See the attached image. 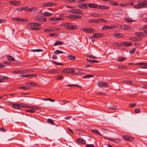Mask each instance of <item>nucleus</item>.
<instances>
[{
	"label": "nucleus",
	"instance_id": "64",
	"mask_svg": "<svg viewBox=\"0 0 147 147\" xmlns=\"http://www.w3.org/2000/svg\"><path fill=\"white\" fill-rule=\"evenodd\" d=\"M52 58L53 59H57V56L56 55H54L52 56Z\"/></svg>",
	"mask_w": 147,
	"mask_h": 147
},
{
	"label": "nucleus",
	"instance_id": "27",
	"mask_svg": "<svg viewBox=\"0 0 147 147\" xmlns=\"http://www.w3.org/2000/svg\"><path fill=\"white\" fill-rule=\"evenodd\" d=\"M63 42L62 41H56L54 43V45L56 46L59 45H62L63 44Z\"/></svg>",
	"mask_w": 147,
	"mask_h": 147
},
{
	"label": "nucleus",
	"instance_id": "37",
	"mask_svg": "<svg viewBox=\"0 0 147 147\" xmlns=\"http://www.w3.org/2000/svg\"><path fill=\"white\" fill-rule=\"evenodd\" d=\"M7 59L9 61H13L15 60V59L12 56L9 55H7Z\"/></svg>",
	"mask_w": 147,
	"mask_h": 147
},
{
	"label": "nucleus",
	"instance_id": "50",
	"mask_svg": "<svg viewBox=\"0 0 147 147\" xmlns=\"http://www.w3.org/2000/svg\"><path fill=\"white\" fill-rule=\"evenodd\" d=\"M71 30H75L77 28V26L76 25L71 26Z\"/></svg>",
	"mask_w": 147,
	"mask_h": 147
},
{
	"label": "nucleus",
	"instance_id": "32",
	"mask_svg": "<svg viewBox=\"0 0 147 147\" xmlns=\"http://www.w3.org/2000/svg\"><path fill=\"white\" fill-rule=\"evenodd\" d=\"M27 29L29 30H37L39 29V28L34 27H29Z\"/></svg>",
	"mask_w": 147,
	"mask_h": 147
},
{
	"label": "nucleus",
	"instance_id": "45",
	"mask_svg": "<svg viewBox=\"0 0 147 147\" xmlns=\"http://www.w3.org/2000/svg\"><path fill=\"white\" fill-rule=\"evenodd\" d=\"M26 112L30 113H33L36 112V111L35 110H26Z\"/></svg>",
	"mask_w": 147,
	"mask_h": 147
},
{
	"label": "nucleus",
	"instance_id": "33",
	"mask_svg": "<svg viewBox=\"0 0 147 147\" xmlns=\"http://www.w3.org/2000/svg\"><path fill=\"white\" fill-rule=\"evenodd\" d=\"M87 60L88 61L90 62L91 63H98V61L97 60H94V59L91 60V59H87Z\"/></svg>",
	"mask_w": 147,
	"mask_h": 147
},
{
	"label": "nucleus",
	"instance_id": "58",
	"mask_svg": "<svg viewBox=\"0 0 147 147\" xmlns=\"http://www.w3.org/2000/svg\"><path fill=\"white\" fill-rule=\"evenodd\" d=\"M104 138L107 139L108 140H110L112 141H115L116 142V141H115L114 140L112 139L111 138H108V137H105V136H104Z\"/></svg>",
	"mask_w": 147,
	"mask_h": 147
},
{
	"label": "nucleus",
	"instance_id": "38",
	"mask_svg": "<svg viewBox=\"0 0 147 147\" xmlns=\"http://www.w3.org/2000/svg\"><path fill=\"white\" fill-rule=\"evenodd\" d=\"M47 122L51 124L52 125H54L55 124V123L51 119H48L47 120Z\"/></svg>",
	"mask_w": 147,
	"mask_h": 147
},
{
	"label": "nucleus",
	"instance_id": "29",
	"mask_svg": "<svg viewBox=\"0 0 147 147\" xmlns=\"http://www.w3.org/2000/svg\"><path fill=\"white\" fill-rule=\"evenodd\" d=\"M89 22L91 23H99V20L94 19L90 20L88 21Z\"/></svg>",
	"mask_w": 147,
	"mask_h": 147
},
{
	"label": "nucleus",
	"instance_id": "48",
	"mask_svg": "<svg viewBox=\"0 0 147 147\" xmlns=\"http://www.w3.org/2000/svg\"><path fill=\"white\" fill-rule=\"evenodd\" d=\"M109 26L106 25H104L103 26V28H102V29L103 30L109 29Z\"/></svg>",
	"mask_w": 147,
	"mask_h": 147
},
{
	"label": "nucleus",
	"instance_id": "17",
	"mask_svg": "<svg viewBox=\"0 0 147 147\" xmlns=\"http://www.w3.org/2000/svg\"><path fill=\"white\" fill-rule=\"evenodd\" d=\"M123 45L124 46L129 47L132 45V43L131 42H122Z\"/></svg>",
	"mask_w": 147,
	"mask_h": 147
},
{
	"label": "nucleus",
	"instance_id": "4",
	"mask_svg": "<svg viewBox=\"0 0 147 147\" xmlns=\"http://www.w3.org/2000/svg\"><path fill=\"white\" fill-rule=\"evenodd\" d=\"M36 20H37L38 22H44L47 20L46 18L45 17L40 16H36L35 18Z\"/></svg>",
	"mask_w": 147,
	"mask_h": 147
},
{
	"label": "nucleus",
	"instance_id": "18",
	"mask_svg": "<svg viewBox=\"0 0 147 147\" xmlns=\"http://www.w3.org/2000/svg\"><path fill=\"white\" fill-rule=\"evenodd\" d=\"M88 6L90 8H98V5L94 3H89L88 4Z\"/></svg>",
	"mask_w": 147,
	"mask_h": 147
},
{
	"label": "nucleus",
	"instance_id": "31",
	"mask_svg": "<svg viewBox=\"0 0 147 147\" xmlns=\"http://www.w3.org/2000/svg\"><path fill=\"white\" fill-rule=\"evenodd\" d=\"M109 3L111 5H118V3L117 2H115L112 0H109Z\"/></svg>",
	"mask_w": 147,
	"mask_h": 147
},
{
	"label": "nucleus",
	"instance_id": "16",
	"mask_svg": "<svg viewBox=\"0 0 147 147\" xmlns=\"http://www.w3.org/2000/svg\"><path fill=\"white\" fill-rule=\"evenodd\" d=\"M76 141L80 144H84L86 143L85 140L81 138L77 139Z\"/></svg>",
	"mask_w": 147,
	"mask_h": 147
},
{
	"label": "nucleus",
	"instance_id": "8",
	"mask_svg": "<svg viewBox=\"0 0 147 147\" xmlns=\"http://www.w3.org/2000/svg\"><path fill=\"white\" fill-rule=\"evenodd\" d=\"M97 85L99 87L101 88H105L108 87L107 85V83L101 81H100L98 82Z\"/></svg>",
	"mask_w": 147,
	"mask_h": 147
},
{
	"label": "nucleus",
	"instance_id": "56",
	"mask_svg": "<svg viewBox=\"0 0 147 147\" xmlns=\"http://www.w3.org/2000/svg\"><path fill=\"white\" fill-rule=\"evenodd\" d=\"M36 9V8L34 7L29 8V11H34Z\"/></svg>",
	"mask_w": 147,
	"mask_h": 147
},
{
	"label": "nucleus",
	"instance_id": "63",
	"mask_svg": "<svg viewBox=\"0 0 147 147\" xmlns=\"http://www.w3.org/2000/svg\"><path fill=\"white\" fill-rule=\"evenodd\" d=\"M136 105V104L134 103L130 104L129 107L131 108L134 107Z\"/></svg>",
	"mask_w": 147,
	"mask_h": 147
},
{
	"label": "nucleus",
	"instance_id": "53",
	"mask_svg": "<svg viewBox=\"0 0 147 147\" xmlns=\"http://www.w3.org/2000/svg\"><path fill=\"white\" fill-rule=\"evenodd\" d=\"M49 20L50 21H56V17H53V18H50L49 19Z\"/></svg>",
	"mask_w": 147,
	"mask_h": 147
},
{
	"label": "nucleus",
	"instance_id": "62",
	"mask_svg": "<svg viewBox=\"0 0 147 147\" xmlns=\"http://www.w3.org/2000/svg\"><path fill=\"white\" fill-rule=\"evenodd\" d=\"M27 73H30V72L33 71V70L32 69H26Z\"/></svg>",
	"mask_w": 147,
	"mask_h": 147
},
{
	"label": "nucleus",
	"instance_id": "23",
	"mask_svg": "<svg viewBox=\"0 0 147 147\" xmlns=\"http://www.w3.org/2000/svg\"><path fill=\"white\" fill-rule=\"evenodd\" d=\"M41 15L49 17L51 16L52 15V13H50L47 12H45L41 13Z\"/></svg>",
	"mask_w": 147,
	"mask_h": 147
},
{
	"label": "nucleus",
	"instance_id": "19",
	"mask_svg": "<svg viewBox=\"0 0 147 147\" xmlns=\"http://www.w3.org/2000/svg\"><path fill=\"white\" fill-rule=\"evenodd\" d=\"M103 36V34L99 33H94L93 35V37L97 38L98 37H101Z\"/></svg>",
	"mask_w": 147,
	"mask_h": 147
},
{
	"label": "nucleus",
	"instance_id": "5",
	"mask_svg": "<svg viewBox=\"0 0 147 147\" xmlns=\"http://www.w3.org/2000/svg\"><path fill=\"white\" fill-rule=\"evenodd\" d=\"M69 11L70 13H74L76 14H83L82 11L80 9H75L69 10Z\"/></svg>",
	"mask_w": 147,
	"mask_h": 147
},
{
	"label": "nucleus",
	"instance_id": "51",
	"mask_svg": "<svg viewBox=\"0 0 147 147\" xmlns=\"http://www.w3.org/2000/svg\"><path fill=\"white\" fill-rule=\"evenodd\" d=\"M126 59V58L125 57H121L120 58V59H119H119L118 60L119 61H122L125 60Z\"/></svg>",
	"mask_w": 147,
	"mask_h": 147
},
{
	"label": "nucleus",
	"instance_id": "57",
	"mask_svg": "<svg viewBox=\"0 0 147 147\" xmlns=\"http://www.w3.org/2000/svg\"><path fill=\"white\" fill-rule=\"evenodd\" d=\"M86 147H95V146L92 144H88L86 146Z\"/></svg>",
	"mask_w": 147,
	"mask_h": 147
},
{
	"label": "nucleus",
	"instance_id": "40",
	"mask_svg": "<svg viewBox=\"0 0 147 147\" xmlns=\"http://www.w3.org/2000/svg\"><path fill=\"white\" fill-rule=\"evenodd\" d=\"M26 21L28 22V20H26L24 19L21 18H19L18 20V22H26Z\"/></svg>",
	"mask_w": 147,
	"mask_h": 147
},
{
	"label": "nucleus",
	"instance_id": "30",
	"mask_svg": "<svg viewBox=\"0 0 147 147\" xmlns=\"http://www.w3.org/2000/svg\"><path fill=\"white\" fill-rule=\"evenodd\" d=\"M123 138L125 140L128 141H131L134 140V138H132L127 136L123 137Z\"/></svg>",
	"mask_w": 147,
	"mask_h": 147
},
{
	"label": "nucleus",
	"instance_id": "60",
	"mask_svg": "<svg viewBox=\"0 0 147 147\" xmlns=\"http://www.w3.org/2000/svg\"><path fill=\"white\" fill-rule=\"evenodd\" d=\"M13 73H16V74H18V73L21 74L22 73L21 70H16L15 71H13Z\"/></svg>",
	"mask_w": 147,
	"mask_h": 147
},
{
	"label": "nucleus",
	"instance_id": "9",
	"mask_svg": "<svg viewBox=\"0 0 147 147\" xmlns=\"http://www.w3.org/2000/svg\"><path fill=\"white\" fill-rule=\"evenodd\" d=\"M136 65H144V67L141 66L140 67V68H147V63H136L135 64Z\"/></svg>",
	"mask_w": 147,
	"mask_h": 147
},
{
	"label": "nucleus",
	"instance_id": "28",
	"mask_svg": "<svg viewBox=\"0 0 147 147\" xmlns=\"http://www.w3.org/2000/svg\"><path fill=\"white\" fill-rule=\"evenodd\" d=\"M28 108H33V109H34V110H35V109H36V110H40L41 109V107H39V106H31V107H29V106H28V107H27Z\"/></svg>",
	"mask_w": 147,
	"mask_h": 147
},
{
	"label": "nucleus",
	"instance_id": "2",
	"mask_svg": "<svg viewBox=\"0 0 147 147\" xmlns=\"http://www.w3.org/2000/svg\"><path fill=\"white\" fill-rule=\"evenodd\" d=\"M12 105L13 108L17 109H19L20 108L28 107V106L27 105L23 104H13Z\"/></svg>",
	"mask_w": 147,
	"mask_h": 147
},
{
	"label": "nucleus",
	"instance_id": "61",
	"mask_svg": "<svg viewBox=\"0 0 147 147\" xmlns=\"http://www.w3.org/2000/svg\"><path fill=\"white\" fill-rule=\"evenodd\" d=\"M117 14L121 15L122 14V11L121 9H119L117 11Z\"/></svg>",
	"mask_w": 147,
	"mask_h": 147
},
{
	"label": "nucleus",
	"instance_id": "47",
	"mask_svg": "<svg viewBox=\"0 0 147 147\" xmlns=\"http://www.w3.org/2000/svg\"><path fill=\"white\" fill-rule=\"evenodd\" d=\"M99 23H100L102 22H105L106 23H107V21L104 19H99Z\"/></svg>",
	"mask_w": 147,
	"mask_h": 147
},
{
	"label": "nucleus",
	"instance_id": "10",
	"mask_svg": "<svg viewBox=\"0 0 147 147\" xmlns=\"http://www.w3.org/2000/svg\"><path fill=\"white\" fill-rule=\"evenodd\" d=\"M109 8V6H106L104 5H98L97 9H108Z\"/></svg>",
	"mask_w": 147,
	"mask_h": 147
},
{
	"label": "nucleus",
	"instance_id": "35",
	"mask_svg": "<svg viewBox=\"0 0 147 147\" xmlns=\"http://www.w3.org/2000/svg\"><path fill=\"white\" fill-rule=\"evenodd\" d=\"M94 77V76L91 74H87L85 76H84L83 77V78H88L91 77Z\"/></svg>",
	"mask_w": 147,
	"mask_h": 147
},
{
	"label": "nucleus",
	"instance_id": "6",
	"mask_svg": "<svg viewBox=\"0 0 147 147\" xmlns=\"http://www.w3.org/2000/svg\"><path fill=\"white\" fill-rule=\"evenodd\" d=\"M74 70L73 68H68L63 70L62 72L64 73L71 74L73 73Z\"/></svg>",
	"mask_w": 147,
	"mask_h": 147
},
{
	"label": "nucleus",
	"instance_id": "59",
	"mask_svg": "<svg viewBox=\"0 0 147 147\" xmlns=\"http://www.w3.org/2000/svg\"><path fill=\"white\" fill-rule=\"evenodd\" d=\"M109 108L110 109L113 110H115L117 109V107L115 106H110Z\"/></svg>",
	"mask_w": 147,
	"mask_h": 147
},
{
	"label": "nucleus",
	"instance_id": "3",
	"mask_svg": "<svg viewBox=\"0 0 147 147\" xmlns=\"http://www.w3.org/2000/svg\"><path fill=\"white\" fill-rule=\"evenodd\" d=\"M60 30V28L55 27H50L48 28L45 29L44 31L47 32L49 33L52 32L58 31Z\"/></svg>",
	"mask_w": 147,
	"mask_h": 147
},
{
	"label": "nucleus",
	"instance_id": "25",
	"mask_svg": "<svg viewBox=\"0 0 147 147\" xmlns=\"http://www.w3.org/2000/svg\"><path fill=\"white\" fill-rule=\"evenodd\" d=\"M135 35L138 37L142 38L144 37V33L139 32L135 33Z\"/></svg>",
	"mask_w": 147,
	"mask_h": 147
},
{
	"label": "nucleus",
	"instance_id": "21",
	"mask_svg": "<svg viewBox=\"0 0 147 147\" xmlns=\"http://www.w3.org/2000/svg\"><path fill=\"white\" fill-rule=\"evenodd\" d=\"M9 2L11 4L15 6L18 5L20 3H21L17 1H11Z\"/></svg>",
	"mask_w": 147,
	"mask_h": 147
},
{
	"label": "nucleus",
	"instance_id": "43",
	"mask_svg": "<svg viewBox=\"0 0 147 147\" xmlns=\"http://www.w3.org/2000/svg\"><path fill=\"white\" fill-rule=\"evenodd\" d=\"M28 88L26 86H22L20 87L19 88L20 89H23L25 90H27L28 89Z\"/></svg>",
	"mask_w": 147,
	"mask_h": 147
},
{
	"label": "nucleus",
	"instance_id": "20",
	"mask_svg": "<svg viewBox=\"0 0 147 147\" xmlns=\"http://www.w3.org/2000/svg\"><path fill=\"white\" fill-rule=\"evenodd\" d=\"M113 35L118 38H122L123 36V35L122 34L115 33L113 34Z\"/></svg>",
	"mask_w": 147,
	"mask_h": 147
},
{
	"label": "nucleus",
	"instance_id": "34",
	"mask_svg": "<svg viewBox=\"0 0 147 147\" xmlns=\"http://www.w3.org/2000/svg\"><path fill=\"white\" fill-rule=\"evenodd\" d=\"M57 72V71L55 69H52L49 71L48 73L50 74H55Z\"/></svg>",
	"mask_w": 147,
	"mask_h": 147
},
{
	"label": "nucleus",
	"instance_id": "22",
	"mask_svg": "<svg viewBox=\"0 0 147 147\" xmlns=\"http://www.w3.org/2000/svg\"><path fill=\"white\" fill-rule=\"evenodd\" d=\"M91 16L94 17H100L101 16V14L97 13H92L91 14Z\"/></svg>",
	"mask_w": 147,
	"mask_h": 147
},
{
	"label": "nucleus",
	"instance_id": "26",
	"mask_svg": "<svg viewBox=\"0 0 147 147\" xmlns=\"http://www.w3.org/2000/svg\"><path fill=\"white\" fill-rule=\"evenodd\" d=\"M67 58L69 60H73L76 59V57L75 56L70 54L68 55Z\"/></svg>",
	"mask_w": 147,
	"mask_h": 147
},
{
	"label": "nucleus",
	"instance_id": "15",
	"mask_svg": "<svg viewBox=\"0 0 147 147\" xmlns=\"http://www.w3.org/2000/svg\"><path fill=\"white\" fill-rule=\"evenodd\" d=\"M125 21L128 23H131L132 22H136L135 20H132L129 17H125L124 19Z\"/></svg>",
	"mask_w": 147,
	"mask_h": 147
},
{
	"label": "nucleus",
	"instance_id": "49",
	"mask_svg": "<svg viewBox=\"0 0 147 147\" xmlns=\"http://www.w3.org/2000/svg\"><path fill=\"white\" fill-rule=\"evenodd\" d=\"M135 50L136 48H133L131 50L129 51V52L131 54H133L135 52Z\"/></svg>",
	"mask_w": 147,
	"mask_h": 147
},
{
	"label": "nucleus",
	"instance_id": "54",
	"mask_svg": "<svg viewBox=\"0 0 147 147\" xmlns=\"http://www.w3.org/2000/svg\"><path fill=\"white\" fill-rule=\"evenodd\" d=\"M74 15H70L67 16V18L71 19H74Z\"/></svg>",
	"mask_w": 147,
	"mask_h": 147
},
{
	"label": "nucleus",
	"instance_id": "52",
	"mask_svg": "<svg viewBox=\"0 0 147 147\" xmlns=\"http://www.w3.org/2000/svg\"><path fill=\"white\" fill-rule=\"evenodd\" d=\"M49 35L50 36H56L57 35V34L56 33H52L49 34Z\"/></svg>",
	"mask_w": 147,
	"mask_h": 147
},
{
	"label": "nucleus",
	"instance_id": "42",
	"mask_svg": "<svg viewBox=\"0 0 147 147\" xmlns=\"http://www.w3.org/2000/svg\"><path fill=\"white\" fill-rule=\"evenodd\" d=\"M41 25V24L40 23L33 22V26H39Z\"/></svg>",
	"mask_w": 147,
	"mask_h": 147
},
{
	"label": "nucleus",
	"instance_id": "13",
	"mask_svg": "<svg viewBox=\"0 0 147 147\" xmlns=\"http://www.w3.org/2000/svg\"><path fill=\"white\" fill-rule=\"evenodd\" d=\"M78 6L80 8L84 9L88 8L87 4L86 3H82L81 5H79Z\"/></svg>",
	"mask_w": 147,
	"mask_h": 147
},
{
	"label": "nucleus",
	"instance_id": "7",
	"mask_svg": "<svg viewBox=\"0 0 147 147\" xmlns=\"http://www.w3.org/2000/svg\"><path fill=\"white\" fill-rule=\"evenodd\" d=\"M82 30L83 31L86 33H93L94 32V29L90 28H82Z\"/></svg>",
	"mask_w": 147,
	"mask_h": 147
},
{
	"label": "nucleus",
	"instance_id": "1",
	"mask_svg": "<svg viewBox=\"0 0 147 147\" xmlns=\"http://www.w3.org/2000/svg\"><path fill=\"white\" fill-rule=\"evenodd\" d=\"M147 1L145 0H140L138 1V4L134 6L135 9H140L146 7Z\"/></svg>",
	"mask_w": 147,
	"mask_h": 147
},
{
	"label": "nucleus",
	"instance_id": "41",
	"mask_svg": "<svg viewBox=\"0 0 147 147\" xmlns=\"http://www.w3.org/2000/svg\"><path fill=\"white\" fill-rule=\"evenodd\" d=\"M56 79L57 80H60L61 79H63V77L62 75H59L57 76L56 77Z\"/></svg>",
	"mask_w": 147,
	"mask_h": 147
},
{
	"label": "nucleus",
	"instance_id": "44",
	"mask_svg": "<svg viewBox=\"0 0 147 147\" xmlns=\"http://www.w3.org/2000/svg\"><path fill=\"white\" fill-rule=\"evenodd\" d=\"M31 51L35 52H42L43 51L42 50H41V49H32L31 50Z\"/></svg>",
	"mask_w": 147,
	"mask_h": 147
},
{
	"label": "nucleus",
	"instance_id": "14",
	"mask_svg": "<svg viewBox=\"0 0 147 147\" xmlns=\"http://www.w3.org/2000/svg\"><path fill=\"white\" fill-rule=\"evenodd\" d=\"M55 5L54 3L52 2L44 3L42 5V6L47 7L52 6Z\"/></svg>",
	"mask_w": 147,
	"mask_h": 147
},
{
	"label": "nucleus",
	"instance_id": "12",
	"mask_svg": "<svg viewBox=\"0 0 147 147\" xmlns=\"http://www.w3.org/2000/svg\"><path fill=\"white\" fill-rule=\"evenodd\" d=\"M129 39L130 40H131L133 42L140 41L142 40L141 38H140L136 37H132L131 38H130Z\"/></svg>",
	"mask_w": 147,
	"mask_h": 147
},
{
	"label": "nucleus",
	"instance_id": "39",
	"mask_svg": "<svg viewBox=\"0 0 147 147\" xmlns=\"http://www.w3.org/2000/svg\"><path fill=\"white\" fill-rule=\"evenodd\" d=\"M54 53L55 54H61V53H64L62 51H60L58 50H57L54 51Z\"/></svg>",
	"mask_w": 147,
	"mask_h": 147
},
{
	"label": "nucleus",
	"instance_id": "24",
	"mask_svg": "<svg viewBox=\"0 0 147 147\" xmlns=\"http://www.w3.org/2000/svg\"><path fill=\"white\" fill-rule=\"evenodd\" d=\"M26 84L29 86L32 87H36L38 85L37 84L32 82H28Z\"/></svg>",
	"mask_w": 147,
	"mask_h": 147
},
{
	"label": "nucleus",
	"instance_id": "55",
	"mask_svg": "<svg viewBox=\"0 0 147 147\" xmlns=\"http://www.w3.org/2000/svg\"><path fill=\"white\" fill-rule=\"evenodd\" d=\"M30 74H27V75H22L20 76L23 77H30Z\"/></svg>",
	"mask_w": 147,
	"mask_h": 147
},
{
	"label": "nucleus",
	"instance_id": "36",
	"mask_svg": "<svg viewBox=\"0 0 147 147\" xmlns=\"http://www.w3.org/2000/svg\"><path fill=\"white\" fill-rule=\"evenodd\" d=\"M92 132L96 134L102 136V134L99 131L96 130H92Z\"/></svg>",
	"mask_w": 147,
	"mask_h": 147
},
{
	"label": "nucleus",
	"instance_id": "11",
	"mask_svg": "<svg viewBox=\"0 0 147 147\" xmlns=\"http://www.w3.org/2000/svg\"><path fill=\"white\" fill-rule=\"evenodd\" d=\"M121 28L122 29L125 30H130L131 29V27L130 26L125 24L121 26Z\"/></svg>",
	"mask_w": 147,
	"mask_h": 147
},
{
	"label": "nucleus",
	"instance_id": "46",
	"mask_svg": "<svg viewBox=\"0 0 147 147\" xmlns=\"http://www.w3.org/2000/svg\"><path fill=\"white\" fill-rule=\"evenodd\" d=\"M82 18L81 17L77 15H74V19H80Z\"/></svg>",
	"mask_w": 147,
	"mask_h": 147
}]
</instances>
